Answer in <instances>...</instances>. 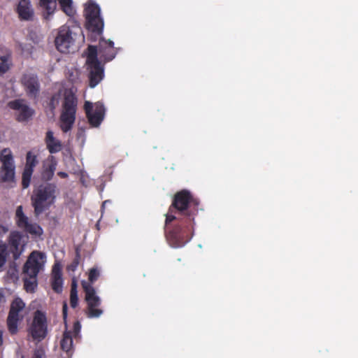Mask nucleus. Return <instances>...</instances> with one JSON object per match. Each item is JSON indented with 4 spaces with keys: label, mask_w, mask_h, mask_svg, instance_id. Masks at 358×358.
<instances>
[{
    "label": "nucleus",
    "mask_w": 358,
    "mask_h": 358,
    "mask_svg": "<svg viewBox=\"0 0 358 358\" xmlns=\"http://www.w3.org/2000/svg\"><path fill=\"white\" fill-rule=\"evenodd\" d=\"M114 43L110 41L102 40L99 42V54L106 61L112 60L115 52L113 49ZM98 50L95 46L88 47L86 64L89 69L90 87H95L103 78V69L97 59Z\"/></svg>",
    "instance_id": "1"
},
{
    "label": "nucleus",
    "mask_w": 358,
    "mask_h": 358,
    "mask_svg": "<svg viewBox=\"0 0 358 358\" xmlns=\"http://www.w3.org/2000/svg\"><path fill=\"white\" fill-rule=\"evenodd\" d=\"M62 102V110L59 119V127L63 132L70 131L75 122L77 100L74 95L73 88L66 89L60 87L57 94L53 95L50 105L55 108Z\"/></svg>",
    "instance_id": "2"
},
{
    "label": "nucleus",
    "mask_w": 358,
    "mask_h": 358,
    "mask_svg": "<svg viewBox=\"0 0 358 358\" xmlns=\"http://www.w3.org/2000/svg\"><path fill=\"white\" fill-rule=\"evenodd\" d=\"M78 39L83 40L82 29L75 22L71 21L59 28L55 45L59 52L69 53L74 50Z\"/></svg>",
    "instance_id": "3"
},
{
    "label": "nucleus",
    "mask_w": 358,
    "mask_h": 358,
    "mask_svg": "<svg viewBox=\"0 0 358 358\" xmlns=\"http://www.w3.org/2000/svg\"><path fill=\"white\" fill-rule=\"evenodd\" d=\"M46 262V255L41 252H32L24 266V288L32 292L36 287V276L43 270Z\"/></svg>",
    "instance_id": "4"
},
{
    "label": "nucleus",
    "mask_w": 358,
    "mask_h": 358,
    "mask_svg": "<svg viewBox=\"0 0 358 358\" xmlns=\"http://www.w3.org/2000/svg\"><path fill=\"white\" fill-rule=\"evenodd\" d=\"M55 198V187L50 184L41 185L31 196L36 215H40L48 208Z\"/></svg>",
    "instance_id": "5"
},
{
    "label": "nucleus",
    "mask_w": 358,
    "mask_h": 358,
    "mask_svg": "<svg viewBox=\"0 0 358 358\" xmlns=\"http://www.w3.org/2000/svg\"><path fill=\"white\" fill-rule=\"evenodd\" d=\"M82 286L85 292V300L87 303V317L90 318H98L103 314V310L96 307L101 304V299L96 294L92 285L86 282L82 281Z\"/></svg>",
    "instance_id": "6"
},
{
    "label": "nucleus",
    "mask_w": 358,
    "mask_h": 358,
    "mask_svg": "<svg viewBox=\"0 0 358 358\" xmlns=\"http://www.w3.org/2000/svg\"><path fill=\"white\" fill-rule=\"evenodd\" d=\"M0 180L2 182H13L15 178V166L12 151L9 148H4L0 154Z\"/></svg>",
    "instance_id": "7"
},
{
    "label": "nucleus",
    "mask_w": 358,
    "mask_h": 358,
    "mask_svg": "<svg viewBox=\"0 0 358 358\" xmlns=\"http://www.w3.org/2000/svg\"><path fill=\"white\" fill-rule=\"evenodd\" d=\"M28 331L33 340L36 342H40L46 337L48 323L45 313L40 310H36L34 313L33 320Z\"/></svg>",
    "instance_id": "8"
},
{
    "label": "nucleus",
    "mask_w": 358,
    "mask_h": 358,
    "mask_svg": "<svg viewBox=\"0 0 358 358\" xmlns=\"http://www.w3.org/2000/svg\"><path fill=\"white\" fill-rule=\"evenodd\" d=\"M85 11L89 29L92 31L101 33L103 28V20L100 15L99 6L90 0L86 3Z\"/></svg>",
    "instance_id": "9"
},
{
    "label": "nucleus",
    "mask_w": 358,
    "mask_h": 358,
    "mask_svg": "<svg viewBox=\"0 0 358 358\" xmlns=\"http://www.w3.org/2000/svg\"><path fill=\"white\" fill-rule=\"evenodd\" d=\"M25 314V303L21 299L16 298L11 303L7 320L8 328L11 334H13L17 331V322Z\"/></svg>",
    "instance_id": "10"
},
{
    "label": "nucleus",
    "mask_w": 358,
    "mask_h": 358,
    "mask_svg": "<svg viewBox=\"0 0 358 358\" xmlns=\"http://www.w3.org/2000/svg\"><path fill=\"white\" fill-rule=\"evenodd\" d=\"M85 110L90 123L93 127H98L104 117L105 108L103 105L100 102L93 104L87 101L85 103Z\"/></svg>",
    "instance_id": "11"
},
{
    "label": "nucleus",
    "mask_w": 358,
    "mask_h": 358,
    "mask_svg": "<svg viewBox=\"0 0 358 358\" xmlns=\"http://www.w3.org/2000/svg\"><path fill=\"white\" fill-rule=\"evenodd\" d=\"M15 220L19 228L32 235L40 236L43 230L40 226L31 223L22 210V206H19L15 211Z\"/></svg>",
    "instance_id": "12"
},
{
    "label": "nucleus",
    "mask_w": 358,
    "mask_h": 358,
    "mask_svg": "<svg viewBox=\"0 0 358 358\" xmlns=\"http://www.w3.org/2000/svg\"><path fill=\"white\" fill-rule=\"evenodd\" d=\"M22 238V235L18 231H12L9 236L8 245L15 260L17 259L24 251V243Z\"/></svg>",
    "instance_id": "13"
},
{
    "label": "nucleus",
    "mask_w": 358,
    "mask_h": 358,
    "mask_svg": "<svg viewBox=\"0 0 358 358\" xmlns=\"http://www.w3.org/2000/svg\"><path fill=\"white\" fill-rule=\"evenodd\" d=\"M38 164L36 156L31 152H28L26 157V164L22 173V187L24 189L29 186L34 168Z\"/></svg>",
    "instance_id": "14"
},
{
    "label": "nucleus",
    "mask_w": 358,
    "mask_h": 358,
    "mask_svg": "<svg viewBox=\"0 0 358 358\" xmlns=\"http://www.w3.org/2000/svg\"><path fill=\"white\" fill-rule=\"evenodd\" d=\"M9 106L16 110V115L19 121H25L33 115V110L23 99H17L9 102Z\"/></svg>",
    "instance_id": "15"
},
{
    "label": "nucleus",
    "mask_w": 358,
    "mask_h": 358,
    "mask_svg": "<svg viewBox=\"0 0 358 358\" xmlns=\"http://www.w3.org/2000/svg\"><path fill=\"white\" fill-rule=\"evenodd\" d=\"M27 93L31 97H36L39 92L40 85L37 76L32 73H25L22 78Z\"/></svg>",
    "instance_id": "16"
},
{
    "label": "nucleus",
    "mask_w": 358,
    "mask_h": 358,
    "mask_svg": "<svg viewBox=\"0 0 358 358\" xmlns=\"http://www.w3.org/2000/svg\"><path fill=\"white\" fill-rule=\"evenodd\" d=\"M190 199L191 195L189 192L182 190L176 194L173 206L180 211L185 210L187 208Z\"/></svg>",
    "instance_id": "17"
},
{
    "label": "nucleus",
    "mask_w": 358,
    "mask_h": 358,
    "mask_svg": "<svg viewBox=\"0 0 358 358\" xmlns=\"http://www.w3.org/2000/svg\"><path fill=\"white\" fill-rule=\"evenodd\" d=\"M20 18L29 20L34 15V10L29 0H21L17 8Z\"/></svg>",
    "instance_id": "18"
},
{
    "label": "nucleus",
    "mask_w": 358,
    "mask_h": 358,
    "mask_svg": "<svg viewBox=\"0 0 358 358\" xmlns=\"http://www.w3.org/2000/svg\"><path fill=\"white\" fill-rule=\"evenodd\" d=\"M45 143L50 153H56L62 150V143L54 136L52 131H48L45 136Z\"/></svg>",
    "instance_id": "19"
},
{
    "label": "nucleus",
    "mask_w": 358,
    "mask_h": 358,
    "mask_svg": "<svg viewBox=\"0 0 358 358\" xmlns=\"http://www.w3.org/2000/svg\"><path fill=\"white\" fill-rule=\"evenodd\" d=\"M57 0H40L41 6L43 10V16L46 20L50 17L55 13L57 8Z\"/></svg>",
    "instance_id": "20"
},
{
    "label": "nucleus",
    "mask_w": 358,
    "mask_h": 358,
    "mask_svg": "<svg viewBox=\"0 0 358 358\" xmlns=\"http://www.w3.org/2000/svg\"><path fill=\"white\" fill-rule=\"evenodd\" d=\"M63 12L69 17H73L76 12V8L72 0H57Z\"/></svg>",
    "instance_id": "21"
},
{
    "label": "nucleus",
    "mask_w": 358,
    "mask_h": 358,
    "mask_svg": "<svg viewBox=\"0 0 358 358\" xmlns=\"http://www.w3.org/2000/svg\"><path fill=\"white\" fill-rule=\"evenodd\" d=\"M10 55L7 53L0 55V75L5 73L11 66Z\"/></svg>",
    "instance_id": "22"
},
{
    "label": "nucleus",
    "mask_w": 358,
    "mask_h": 358,
    "mask_svg": "<svg viewBox=\"0 0 358 358\" xmlns=\"http://www.w3.org/2000/svg\"><path fill=\"white\" fill-rule=\"evenodd\" d=\"M49 164L44 172L43 177L46 180H50L54 175L57 167V161L53 156L50 157L48 159Z\"/></svg>",
    "instance_id": "23"
},
{
    "label": "nucleus",
    "mask_w": 358,
    "mask_h": 358,
    "mask_svg": "<svg viewBox=\"0 0 358 358\" xmlns=\"http://www.w3.org/2000/svg\"><path fill=\"white\" fill-rule=\"evenodd\" d=\"M73 345V338L71 331H65L64 333L63 338L61 341V346L63 350L69 352Z\"/></svg>",
    "instance_id": "24"
},
{
    "label": "nucleus",
    "mask_w": 358,
    "mask_h": 358,
    "mask_svg": "<svg viewBox=\"0 0 358 358\" xmlns=\"http://www.w3.org/2000/svg\"><path fill=\"white\" fill-rule=\"evenodd\" d=\"M78 291H77V282L73 278L72 280L71 287V294H70V303L72 308H76L78 305Z\"/></svg>",
    "instance_id": "25"
},
{
    "label": "nucleus",
    "mask_w": 358,
    "mask_h": 358,
    "mask_svg": "<svg viewBox=\"0 0 358 358\" xmlns=\"http://www.w3.org/2000/svg\"><path fill=\"white\" fill-rule=\"evenodd\" d=\"M6 244L0 241V271H2L4 268V265L6 262L7 249Z\"/></svg>",
    "instance_id": "26"
},
{
    "label": "nucleus",
    "mask_w": 358,
    "mask_h": 358,
    "mask_svg": "<svg viewBox=\"0 0 358 358\" xmlns=\"http://www.w3.org/2000/svg\"><path fill=\"white\" fill-rule=\"evenodd\" d=\"M63 280L62 276L52 277V289L57 293L62 290Z\"/></svg>",
    "instance_id": "27"
},
{
    "label": "nucleus",
    "mask_w": 358,
    "mask_h": 358,
    "mask_svg": "<svg viewBox=\"0 0 358 358\" xmlns=\"http://www.w3.org/2000/svg\"><path fill=\"white\" fill-rule=\"evenodd\" d=\"M69 79L73 83H77L80 81V73L78 69H73L69 71Z\"/></svg>",
    "instance_id": "28"
},
{
    "label": "nucleus",
    "mask_w": 358,
    "mask_h": 358,
    "mask_svg": "<svg viewBox=\"0 0 358 358\" xmlns=\"http://www.w3.org/2000/svg\"><path fill=\"white\" fill-rule=\"evenodd\" d=\"M169 238L170 244H171V247H173V248H180L185 245V243L179 242L178 238L175 233H173L172 234H171L170 237Z\"/></svg>",
    "instance_id": "29"
},
{
    "label": "nucleus",
    "mask_w": 358,
    "mask_h": 358,
    "mask_svg": "<svg viewBox=\"0 0 358 358\" xmlns=\"http://www.w3.org/2000/svg\"><path fill=\"white\" fill-rule=\"evenodd\" d=\"M100 271L97 268H92L89 272V281L90 283H94L99 277Z\"/></svg>",
    "instance_id": "30"
},
{
    "label": "nucleus",
    "mask_w": 358,
    "mask_h": 358,
    "mask_svg": "<svg viewBox=\"0 0 358 358\" xmlns=\"http://www.w3.org/2000/svg\"><path fill=\"white\" fill-rule=\"evenodd\" d=\"M8 277L12 280H15L17 278V270L16 268V265L13 263L9 268L7 272Z\"/></svg>",
    "instance_id": "31"
},
{
    "label": "nucleus",
    "mask_w": 358,
    "mask_h": 358,
    "mask_svg": "<svg viewBox=\"0 0 358 358\" xmlns=\"http://www.w3.org/2000/svg\"><path fill=\"white\" fill-rule=\"evenodd\" d=\"M62 276V266L59 263H55L52 271V277Z\"/></svg>",
    "instance_id": "32"
},
{
    "label": "nucleus",
    "mask_w": 358,
    "mask_h": 358,
    "mask_svg": "<svg viewBox=\"0 0 358 358\" xmlns=\"http://www.w3.org/2000/svg\"><path fill=\"white\" fill-rule=\"evenodd\" d=\"M45 350L41 347L37 348L34 352L32 358H45Z\"/></svg>",
    "instance_id": "33"
},
{
    "label": "nucleus",
    "mask_w": 358,
    "mask_h": 358,
    "mask_svg": "<svg viewBox=\"0 0 358 358\" xmlns=\"http://www.w3.org/2000/svg\"><path fill=\"white\" fill-rule=\"evenodd\" d=\"M79 264V257L78 255L77 257L73 260V262L68 266V270L71 271H75L76 268H78V266Z\"/></svg>",
    "instance_id": "34"
},
{
    "label": "nucleus",
    "mask_w": 358,
    "mask_h": 358,
    "mask_svg": "<svg viewBox=\"0 0 358 358\" xmlns=\"http://www.w3.org/2000/svg\"><path fill=\"white\" fill-rule=\"evenodd\" d=\"M81 326L78 322H76L73 325V334L74 336H77L78 333L80 332Z\"/></svg>",
    "instance_id": "35"
},
{
    "label": "nucleus",
    "mask_w": 358,
    "mask_h": 358,
    "mask_svg": "<svg viewBox=\"0 0 358 358\" xmlns=\"http://www.w3.org/2000/svg\"><path fill=\"white\" fill-rule=\"evenodd\" d=\"M166 222L169 223L175 220L176 217L170 215H166Z\"/></svg>",
    "instance_id": "36"
},
{
    "label": "nucleus",
    "mask_w": 358,
    "mask_h": 358,
    "mask_svg": "<svg viewBox=\"0 0 358 358\" xmlns=\"http://www.w3.org/2000/svg\"><path fill=\"white\" fill-rule=\"evenodd\" d=\"M18 45L21 48L22 52H29V48L24 47L22 43H19Z\"/></svg>",
    "instance_id": "37"
},
{
    "label": "nucleus",
    "mask_w": 358,
    "mask_h": 358,
    "mask_svg": "<svg viewBox=\"0 0 358 358\" xmlns=\"http://www.w3.org/2000/svg\"><path fill=\"white\" fill-rule=\"evenodd\" d=\"M63 314H64V317L65 318L67 315V305L66 303H64L63 305Z\"/></svg>",
    "instance_id": "38"
},
{
    "label": "nucleus",
    "mask_w": 358,
    "mask_h": 358,
    "mask_svg": "<svg viewBox=\"0 0 358 358\" xmlns=\"http://www.w3.org/2000/svg\"><path fill=\"white\" fill-rule=\"evenodd\" d=\"M58 175L62 178H66L68 176L67 173L65 172H59Z\"/></svg>",
    "instance_id": "39"
},
{
    "label": "nucleus",
    "mask_w": 358,
    "mask_h": 358,
    "mask_svg": "<svg viewBox=\"0 0 358 358\" xmlns=\"http://www.w3.org/2000/svg\"><path fill=\"white\" fill-rule=\"evenodd\" d=\"M3 342V332L0 330V345L2 344Z\"/></svg>",
    "instance_id": "40"
},
{
    "label": "nucleus",
    "mask_w": 358,
    "mask_h": 358,
    "mask_svg": "<svg viewBox=\"0 0 358 358\" xmlns=\"http://www.w3.org/2000/svg\"><path fill=\"white\" fill-rule=\"evenodd\" d=\"M110 203V201L109 200H106L105 201L103 204H102V208H104L106 206L107 203Z\"/></svg>",
    "instance_id": "41"
},
{
    "label": "nucleus",
    "mask_w": 358,
    "mask_h": 358,
    "mask_svg": "<svg viewBox=\"0 0 358 358\" xmlns=\"http://www.w3.org/2000/svg\"><path fill=\"white\" fill-rule=\"evenodd\" d=\"M2 229H3V231L4 233L8 231V229H6L5 227H2Z\"/></svg>",
    "instance_id": "42"
},
{
    "label": "nucleus",
    "mask_w": 358,
    "mask_h": 358,
    "mask_svg": "<svg viewBox=\"0 0 358 358\" xmlns=\"http://www.w3.org/2000/svg\"><path fill=\"white\" fill-rule=\"evenodd\" d=\"M198 247H199V248H202V245H201V244H199V245H198Z\"/></svg>",
    "instance_id": "43"
}]
</instances>
